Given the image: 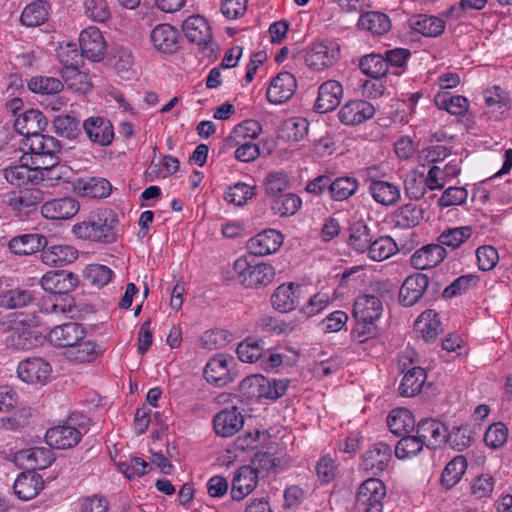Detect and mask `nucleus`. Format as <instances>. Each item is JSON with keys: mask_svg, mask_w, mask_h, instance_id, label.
<instances>
[{"mask_svg": "<svg viewBox=\"0 0 512 512\" xmlns=\"http://www.w3.org/2000/svg\"><path fill=\"white\" fill-rule=\"evenodd\" d=\"M186 38L196 43L205 56H212L218 49L217 43L213 40L211 28L207 20L200 15L188 17L182 25Z\"/></svg>", "mask_w": 512, "mask_h": 512, "instance_id": "5", "label": "nucleus"}, {"mask_svg": "<svg viewBox=\"0 0 512 512\" xmlns=\"http://www.w3.org/2000/svg\"><path fill=\"white\" fill-rule=\"evenodd\" d=\"M61 76L67 86L77 92L87 93L92 88L90 76L79 68L62 70Z\"/></svg>", "mask_w": 512, "mask_h": 512, "instance_id": "58", "label": "nucleus"}, {"mask_svg": "<svg viewBox=\"0 0 512 512\" xmlns=\"http://www.w3.org/2000/svg\"><path fill=\"white\" fill-rule=\"evenodd\" d=\"M467 469V461L464 456L454 457L444 468L441 475V484L446 489L455 486Z\"/></svg>", "mask_w": 512, "mask_h": 512, "instance_id": "50", "label": "nucleus"}, {"mask_svg": "<svg viewBox=\"0 0 512 512\" xmlns=\"http://www.w3.org/2000/svg\"><path fill=\"white\" fill-rule=\"evenodd\" d=\"M260 398L277 400L282 397L288 388L286 379H269L260 375Z\"/></svg>", "mask_w": 512, "mask_h": 512, "instance_id": "60", "label": "nucleus"}, {"mask_svg": "<svg viewBox=\"0 0 512 512\" xmlns=\"http://www.w3.org/2000/svg\"><path fill=\"white\" fill-rule=\"evenodd\" d=\"M329 194L335 201H344L353 196L359 187L356 178L350 176L337 177L330 180Z\"/></svg>", "mask_w": 512, "mask_h": 512, "instance_id": "44", "label": "nucleus"}, {"mask_svg": "<svg viewBox=\"0 0 512 512\" xmlns=\"http://www.w3.org/2000/svg\"><path fill=\"white\" fill-rule=\"evenodd\" d=\"M100 353L97 344L92 340L85 338L78 341L71 348L65 351L68 360L75 363H89L94 361Z\"/></svg>", "mask_w": 512, "mask_h": 512, "instance_id": "40", "label": "nucleus"}, {"mask_svg": "<svg viewBox=\"0 0 512 512\" xmlns=\"http://www.w3.org/2000/svg\"><path fill=\"white\" fill-rule=\"evenodd\" d=\"M425 210L416 204L407 203L399 207L393 215L395 225L402 229L416 227L424 219Z\"/></svg>", "mask_w": 512, "mask_h": 512, "instance_id": "39", "label": "nucleus"}, {"mask_svg": "<svg viewBox=\"0 0 512 512\" xmlns=\"http://www.w3.org/2000/svg\"><path fill=\"white\" fill-rule=\"evenodd\" d=\"M34 299L29 290L14 288L0 293V306L8 309L21 308L28 305Z\"/></svg>", "mask_w": 512, "mask_h": 512, "instance_id": "54", "label": "nucleus"}, {"mask_svg": "<svg viewBox=\"0 0 512 512\" xmlns=\"http://www.w3.org/2000/svg\"><path fill=\"white\" fill-rule=\"evenodd\" d=\"M283 244V235L275 229H266L247 242L250 254L265 256L275 253Z\"/></svg>", "mask_w": 512, "mask_h": 512, "instance_id": "15", "label": "nucleus"}, {"mask_svg": "<svg viewBox=\"0 0 512 512\" xmlns=\"http://www.w3.org/2000/svg\"><path fill=\"white\" fill-rule=\"evenodd\" d=\"M60 63L63 65L62 70L80 68L83 64L84 55L79 52L75 43H68L60 46L57 53Z\"/></svg>", "mask_w": 512, "mask_h": 512, "instance_id": "62", "label": "nucleus"}, {"mask_svg": "<svg viewBox=\"0 0 512 512\" xmlns=\"http://www.w3.org/2000/svg\"><path fill=\"white\" fill-rule=\"evenodd\" d=\"M382 313V300L374 294L360 295L354 301L352 315L355 321L376 322Z\"/></svg>", "mask_w": 512, "mask_h": 512, "instance_id": "22", "label": "nucleus"}, {"mask_svg": "<svg viewBox=\"0 0 512 512\" xmlns=\"http://www.w3.org/2000/svg\"><path fill=\"white\" fill-rule=\"evenodd\" d=\"M86 331L82 324L67 322L54 327L48 334L49 341L56 347L71 348L85 338Z\"/></svg>", "mask_w": 512, "mask_h": 512, "instance_id": "16", "label": "nucleus"}, {"mask_svg": "<svg viewBox=\"0 0 512 512\" xmlns=\"http://www.w3.org/2000/svg\"><path fill=\"white\" fill-rule=\"evenodd\" d=\"M369 193L377 203L384 206L396 204L401 196L396 184L377 179H370Z\"/></svg>", "mask_w": 512, "mask_h": 512, "instance_id": "36", "label": "nucleus"}, {"mask_svg": "<svg viewBox=\"0 0 512 512\" xmlns=\"http://www.w3.org/2000/svg\"><path fill=\"white\" fill-rule=\"evenodd\" d=\"M48 241L45 236L37 233L23 234L13 237L8 247L10 251L17 255H30L45 248Z\"/></svg>", "mask_w": 512, "mask_h": 512, "instance_id": "33", "label": "nucleus"}, {"mask_svg": "<svg viewBox=\"0 0 512 512\" xmlns=\"http://www.w3.org/2000/svg\"><path fill=\"white\" fill-rule=\"evenodd\" d=\"M243 424V415L235 406L221 410L213 419L214 430L221 437L233 436L242 428Z\"/></svg>", "mask_w": 512, "mask_h": 512, "instance_id": "28", "label": "nucleus"}, {"mask_svg": "<svg viewBox=\"0 0 512 512\" xmlns=\"http://www.w3.org/2000/svg\"><path fill=\"white\" fill-rule=\"evenodd\" d=\"M79 203L72 197H61L46 201L41 206L43 217L51 220H67L79 211Z\"/></svg>", "mask_w": 512, "mask_h": 512, "instance_id": "21", "label": "nucleus"}, {"mask_svg": "<svg viewBox=\"0 0 512 512\" xmlns=\"http://www.w3.org/2000/svg\"><path fill=\"white\" fill-rule=\"evenodd\" d=\"M49 6L47 2L38 0L28 4L21 13L20 21L27 27H36L48 19Z\"/></svg>", "mask_w": 512, "mask_h": 512, "instance_id": "45", "label": "nucleus"}, {"mask_svg": "<svg viewBox=\"0 0 512 512\" xmlns=\"http://www.w3.org/2000/svg\"><path fill=\"white\" fill-rule=\"evenodd\" d=\"M264 342L255 338H246L237 347L238 358L242 362L254 363L265 356Z\"/></svg>", "mask_w": 512, "mask_h": 512, "instance_id": "51", "label": "nucleus"}, {"mask_svg": "<svg viewBox=\"0 0 512 512\" xmlns=\"http://www.w3.org/2000/svg\"><path fill=\"white\" fill-rule=\"evenodd\" d=\"M415 329L426 342L434 341L442 331L438 314L434 310L424 311L416 320Z\"/></svg>", "mask_w": 512, "mask_h": 512, "instance_id": "38", "label": "nucleus"}, {"mask_svg": "<svg viewBox=\"0 0 512 512\" xmlns=\"http://www.w3.org/2000/svg\"><path fill=\"white\" fill-rule=\"evenodd\" d=\"M361 72L371 78L380 79L387 75V64L383 54L371 53L360 58Z\"/></svg>", "mask_w": 512, "mask_h": 512, "instance_id": "47", "label": "nucleus"}, {"mask_svg": "<svg viewBox=\"0 0 512 512\" xmlns=\"http://www.w3.org/2000/svg\"><path fill=\"white\" fill-rule=\"evenodd\" d=\"M83 130L88 139L99 146H108L114 138V130L111 122L100 116H92L84 120Z\"/></svg>", "mask_w": 512, "mask_h": 512, "instance_id": "17", "label": "nucleus"}, {"mask_svg": "<svg viewBox=\"0 0 512 512\" xmlns=\"http://www.w3.org/2000/svg\"><path fill=\"white\" fill-rule=\"evenodd\" d=\"M301 206L302 200L297 194L286 193L275 197L270 207L275 215L288 217L296 214Z\"/></svg>", "mask_w": 512, "mask_h": 512, "instance_id": "46", "label": "nucleus"}, {"mask_svg": "<svg viewBox=\"0 0 512 512\" xmlns=\"http://www.w3.org/2000/svg\"><path fill=\"white\" fill-rule=\"evenodd\" d=\"M343 97V87L336 80H327L318 88L315 109L319 113H328L336 109Z\"/></svg>", "mask_w": 512, "mask_h": 512, "instance_id": "24", "label": "nucleus"}, {"mask_svg": "<svg viewBox=\"0 0 512 512\" xmlns=\"http://www.w3.org/2000/svg\"><path fill=\"white\" fill-rule=\"evenodd\" d=\"M290 187L288 174L284 170L270 171L263 180V188L268 197L275 198Z\"/></svg>", "mask_w": 512, "mask_h": 512, "instance_id": "49", "label": "nucleus"}, {"mask_svg": "<svg viewBox=\"0 0 512 512\" xmlns=\"http://www.w3.org/2000/svg\"><path fill=\"white\" fill-rule=\"evenodd\" d=\"M78 276L65 270L50 271L41 278L42 288L52 294H68L78 286Z\"/></svg>", "mask_w": 512, "mask_h": 512, "instance_id": "14", "label": "nucleus"}, {"mask_svg": "<svg viewBox=\"0 0 512 512\" xmlns=\"http://www.w3.org/2000/svg\"><path fill=\"white\" fill-rule=\"evenodd\" d=\"M233 364V358L224 354H218L211 358L204 368V378L207 382L218 387H223L234 380V375L230 370Z\"/></svg>", "mask_w": 512, "mask_h": 512, "instance_id": "10", "label": "nucleus"}, {"mask_svg": "<svg viewBox=\"0 0 512 512\" xmlns=\"http://www.w3.org/2000/svg\"><path fill=\"white\" fill-rule=\"evenodd\" d=\"M79 44L82 54L87 59L94 62H99L103 59L106 51V42L97 27L90 26L82 30Z\"/></svg>", "mask_w": 512, "mask_h": 512, "instance_id": "12", "label": "nucleus"}, {"mask_svg": "<svg viewBox=\"0 0 512 512\" xmlns=\"http://www.w3.org/2000/svg\"><path fill=\"white\" fill-rule=\"evenodd\" d=\"M88 418L72 414L62 424L47 430L46 443L54 449H70L76 446L87 432Z\"/></svg>", "mask_w": 512, "mask_h": 512, "instance_id": "2", "label": "nucleus"}, {"mask_svg": "<svg viewBox=\"0 0 512 512\" xmlns=\"http://www.w3.org/2000/svg\"><path fill=\"white\" fill-rule=\"evenodd\" d=\"M17 373L26 383H43L51 373V366L40 357L28 358L19 363Z\"/></svg>", "mask_w": 512, "mask_h": 512, "instance_id": "25", "label": "nucleus"}, {"mask_svg": "<svg viewBox=\"0 0 512 512\" xmlns=\"http://www.w3.org/2000/svg\"><path fill=\"white\" fill-rule=\"evenodd\" d=\"M262 127L256 120H246L236 125L226 138L228 145L236 146L241 141H251L259 136Z\"/></svg>", "mask_w": 512, "mask_h": 512, "instance_id": "43", "label": "nucleus"}, {"mask_svg": "<svg viewBox=\"0 0 512 512\" xmlns=\"http://www.w3.org/2000/svg\"><path fill=\"white\" fill-rule=\"evenodd\" d=\"M436 104L440 109H445L452 115H464L469 108V101L466 97L461 95L452 96L449 93L438 95L436 97Z\"/></svg>", "mask_w": 512, "mask_h": 512, "instance_id": "59", "label": "nucleus"}, {"mask_svg": "<svg viewBox=\"0 0 512 512\" xmlns=\"http://www.w3.org/2000/svg\"><path fill=\"white\" fill-rule=\"evenodd\" d=\"M29 149L34 170L49 171L60 162L62 146L60 141L52 136L36 135L30 139Z\"/></svg>", "mask_w": 512, "mask_h": 512, "instance_id": "3", "label": "nucleus"}, {"mask_svg": "<svg viewBox=\"0 0 512 512\" xmlns=\"http://www.w3.org/2000/svg\"><path fill=\"white\" fill-rule=\"evenodd\" d=\"M44 201V193L38 188L11 191L5 196V203L18 214L28 213Z\"/></svg>", "mask_w": 512, "mask_h": 512, "instance_id": "19", "label": "nucleus"}, {"mask_svg": "<svg viewBox=\"0 0 512 512\" xmlns=\"http://www.w3.org/2000/svg\"><path fill=\"white\" fill-rule=\"evenodd\" d=\"M387 426L391 433L402 437L415 429V418L410 410L396 408L387 416Z\"/></svg>", "mask_w": 512, "mask_h": 512, "instance_id": "37", "label": "nucleus"}, {"mask_svg": "<svg viewBox=\"0 0 512 512\" xmlns=\"http://www.w3.org/2000/svg\"><path fill=\"white\" fill-rule=\"evenodd\" d=\"M258 479L256 468H251L249 465L238 468L232 480V499L240 501L250 494L257 486Z\"/></svg>", "mask_w": 512, "mask_h": 512, "instance_id": "27", "label": "nucleus"}, {"mask_svg": "<svg viewBox=\"0 0 512 512\" xmlns=\"http://www.w3.org/2000/svg\"><path fill=\"white\" fill-rule=\"evenodd\" d=\"M47 119L44 114L37 109H29L19 115L14 121V128L20 135L29 140L36 135H41L47 126Z\"/></svg>", "mask_w": 512, "mask_h": 512, "instance_id": "23", "label": "nucleus"}, {"mask_svg": "<svg viewBox=\"0 0 512 512\" xmlns=\"http://www.w3.org/2000/svg\"><path fill=\"white\" fill-rule=\"evenodd\" d=\"M42 477L34 471L21 473L14 482V492L22 500H30L43 489Z\"/></svg>", "mask_w": 512, "mask_h": 512, "instance_id": "32", "label": "nucleus"}, {"mask_svg": "<svg viewBox=\"0 0 512 512\" xmlns=\"http://www.w3.org/2000/svg\"><path fill=\"white\" fill-rule=\"evenodd\" d=\"M233 269L239 282L247 288L267 286L274 280L275 269L267 263H251L246 257L238 258Z\"/></svg>", "mask_w": 512, "mask_h": 512, "instance_id": "4", "label": "nucleus"}, {"mask_svg": "<svg viewBox=\"0 0 512 512\" xmlns=\"http://www.w3.org/2000/svg\"><path fill=\"white\" fill-rule=\"evenodd\" d=\"M427 375L422 367H413L408 370L400 383L399 393L403 397H413L420 393Z\"/></svg>", "mask_w": 512, "mask_h": 512, "instance_id": "41", "label": "nucleus"}, {"mask_svg": "<svg viewBox=\"0 0 512 512\" xmlns=\"http://www.w3.org/2000/svg\"><path fill=\"white\" fill-rule=\"evenodd\" d=\"M15 459L28 471L34 472L46 469L55 461L53 452L46 447H33L18 451Z\"/></svg>", "mask_w": 512, "mask_h": 512, "instance_id": "20", "label": "nucleus"}, {"mask_svg": "<svg viewBox=\"0 0 512 512\" xmlns=\"http://www.w3.org/2000/svg\"><path fill=\"white\" fill-rule=\"evenodd\" d=\"M340 56L339 45L332 40L312 44L305 52V63L314 71H323L333 66Z\"/></svg>", "mask_w": 512, "mask_h": 512, "instance_id": "7", "label": "nucleus"}, {"mask_svg": "<svg viewBox=\"0 0 512 512\" xmlns=\"http://www.w3.org/2000/svg\"><path fill=\"white\" fill-rule=\"evenodd\" d=\"M358 25L370 31L374 35H384L391 29V21L389 17L378 11H370L362 14L359 18Z\"/></svg>", "mask_w": 512, "mask_h": 512, "instance_id": "42", "label": "nucleus"}, {"mask_svg": "<svg viewBox=\"0 0 512 512\" xmlns=\"http://www.w3.org/2000/svg\"><path fill=\"white\" fill-rule=\"evenodd\" d=\"M408 26L425 37H438L444 32L446 23L437 16L419 14L408 19Z\"/></svg>", "mask_w": 512, "mask_h": 512, "instance_id": "31", "label": "nucleus"}, {"mask_svg": "<svg viewBox=\"0 0 512 512\" xmlns=\"http://www.w3.org/2000/svg\"><path fill=\"white\" fill-rule=\"evenodd\" d=\"M391 459L392 449L390 445L377 442L362 455L361 466L366 472L378 475L388 467Z\"/></svg>", "mask_w": 512, "mask_h": 512, "instance_id": "11", "label": "nucleus"}, {"mask_svg": "<svg viewBox=\"0 0 512 512\" xmlns=\"http://www.w3.org/2000/svg\"><path fill=\"white\" fill-rule=\"evenodd\" d=\"M372 242L370 229L362 221L353 223L350 227L349 245L358 252H365Z\"/></svg>", "mask_w": 512, "mask_h": 512, "instance_id": "55", "label": "nucleus"}, {"mask_svg": "<svg viewBox=\"0 0 512 512\" xmlns=\"http://www.w3.org/2000/svg\"><path fill=\"white\" fill-rule=\"evenodd\" d=\"M404 189L407 197L412 200L421 199L426 193V181L424 173L412 171L406 175Z\"/></svg>", "mask_w": 512, "mask_h": 512, "instance_id": "63", "label": "nucleus"}, {"mask_svg": "<svg viewBox=\"0 0 512 512\" xmlns=\"http://www.w3.org/2000/svg\"><path fill=\"white\" fill-rule=\"evenodd\" d=\"M387 64V74L400 76L407 68L408 60L411 58V51L405 48L388 49L383 53Z\"/></svg>", "mask_w": 512, "mask_h": 512, "instance_id": "48", "label": "nucleus"}, {"mask_svg": "<svg viewBox=\"0 0 512 512\" xmlns=\"http://www.w3.org/2000/svg\"><path fill=\"white\" fill-rule=\"evenodd\" d=\"M446 249L442 245L428 244L416 250L410 258L411 266L418 270L437 266L446 258Z\"/></svg>", "mask_w": 512, "mask_h": 512, "instance_id": "29", "label": "nucleus"}, {"mask_svg": "<svg viewBox=\"0 0 512 512\" xmlns=\"http://www.w3.org/2000/svg\"><path fill=\"white\" fill-rule=\"evenodd\" d=\"M472 236V228L470 226H461L444 230L438 237V244L445 248H459L465 241Z\"/></svg>", "mask_w": 512, "mask_h": 512, "instance_id": "53", "label": "nucleus"}, {"mask_svg": "<svg viewBox=\"0 0 512 512\" xmlns=\"http://www.w3.org/2000/svg\"><path fill=\"white\" fill-rule=\"evenodd\" d=\"M309 123L305 118H291L284 122L282 132L288 141H300L308 134Z\"/></svg>", "mask_w": 512, "mask_h": 512, "instance_id": "64", "label": "nucleus"}, {"mask_svg": "<svg viewBox=\"0 0 512 512\" xmlns=\"http://www.w3.org/2000/svg\"><path fill=\"white\" fill-rule=\"evenodd\" d=\"M300 286L293 282L284 283L278 286L271 295L273 308L281 313H287L298 305Z\"/></svg>", "mask_w": 512, "mask_h": 512, "instance_id": "30", "label": "nucleus"}, {"mask_svg": "<svg viewBox=\"0 0 512 512\" xmlns=\"http://www.w3.org/2000/svg\"><path fill=\"white\" fill-rule=\"evenodd\" d=\"M119 219L114 210L109 208L91 212L83 221L72 227L76 238L98 243L111 244L119 234Z\"/></svg>", "mask_w": 512, "mask_h": 512, "instance_id": "1", "label": "nucleus"}, {"mask_svg": "<svg viewBox=\"0 0 512 512\" xmlns=\"http://www.w3.org/2000/svg\"><path fill=\"white\" fill-rule=\"evenodd\" d=\"M375 107L366 100L355 99L346 102L338 111L339 121L346 126H356L375 115Z\"/></svg>", "mask_w": 512, "mask_h": 512, "instance_id": "8", "label": "nucleus"}, {"mask_svg": "<svg viewBox=\"0 0 512 512\" xmlns=\"http://www.w3.org/2000/svg\"><path fill=\"white\" fill-rule=\"evenodd\" d=\"M63 87L60 79L49 76H35L28 82L30 91L42 95L57 94L63 90Z\"/></svg>", "mask_w": 512, "mask_h": 512, "instance_id": "56", "label": "nucleus"}, {"mask_svg": "<svg viewBox=\"0 0 512 512\" xmlns=\"http://www.w3.org/2000/svg\"><path fill=\"white\" fill-rule=\"evenodd\" d=\"M386 497V486L378 478L365 480L358 488L356 506L362 512H383V500Z\"/></svg>", "mask_w": 512, "mask_h": 512, "instance_id": "6", "label": "nucleus"}, {"mask_svg": "<svg viewBox=\"0 0 512 512\" xmlns=\"http://www.w3.org/2000/svg\"><path fill=\"white\" fill-rule=\"evenodd\" d=\"M75 190L84 197L105 198L111 192L110 182L101 177H82L75 182Z\"/></svg>", "mask_w": 512, "mask_h": 512, "instance_id": "35", "label": "nucleus"}, {"mask_svg": "<svg viewBox=\"0 0 512 512\" xmlns=\"http://www.w3.org/2000/svg\"><path fill=\"white\" fill-rule=\"evenodd\" d=\"M367 251L372 260L383 261L397 251V245L391 237L381 236L371 242Z\"/></svg>", "mask_w": 512, "mask_h": 512, "instance_id": "57", "label": "nucleus"}, {"mask_svg": "<svg viewBox=\"0 0 512 512\" xmlns=\"http://www.w3.org/2000/svg\"><path fill=\"white\" fill-rule=\"evenodd\" d=\"M150 41L155 50L163 54H173L180 48V34L170 24L156 25L150 32Z\"/></svg>", "mask_w": 512, "mask_h": 512, "instance_id": "9", "label": "nucleus"}, {"mask_svg": "<svg viewBox=\"0 0 512 512\" xmlns=\"http://www.w3.org/2000/svg\"><path fill=\"white\" fill-rule=\"evenodd\" d=\"M424 443L416 435H404L395 447V455L398 459H407L417 455L423 449Z\"/></svg>", "mask_w": 512, "mask_h": 512, "instance_id": "61", "label": "nucleus"}, {"mask_svg": "<svg viewBox=\"0 0 512 512\" xmlns=\"http://www.w3.org/2000/svg\"><path fill=\"white\" fill-rule=\"evenodd\" d=\"M53 126L57 135L69 140H74L81 134L80 121L70 114L56 116Z\"/></svg>", "mask_w": 512, "mask_h": 512, "instance_id": "52", "label": "nucleus"}, {"mask_svg": "<svg viewBox=\"0 0 512 512\" xmlns=\"http://www.w3.org/2000/svg\"><path fill=\"white\" fill-rule=\"evenodd\" d=\"M428 286L429 278L425 274L416 273L407 277L399 290L400 304L404 307L413 306L421 299Z\"/></svg>", "mask_w": 512, "mask_h": 512, "instance_id": "18", "label": "nucleus"}, {"mask_svg": "<svg viewBox=\"0 0 512 512\" xmlns=\"http://www.w3.org/2000/svg\"><path fill=\"white\" fill-rule=\"evenodd\" d=\"M446 426L434 419H422L416 426V433L424 445L436 449L446 443Z\"/></svg>", "mask_w": 512, "mask_h": 512, "instance_id": "26", "label": "nucleus"}, {"mask_svg": "<svg viewBox=\"0 0 512 512\" xmlns=\"http://www.w3.org/2000/svg\"><path fill=\"white\" fill-rule=\"evenodd\" d=\"M297 81L290 72L278 73L271 81L267 89V99L273 104H282L288 101L295 93Z\"/></svg>", "mask_w": 512, "mask_h": 512, "instance_id": "13", "label": "nucleus"}, {"mask_svg": "<svg viewBox=\"0 0 512 512\" xmlns=\"http://www.w3.org/2000/svg\"><path fill=\"white\" fill-rule=\"evenodd\" d=\"M78 251L70 245L57 244L42 249L41 259L49 266H64L74 262Z\"/></svg>", "mask_w": 512, "mask_h": 512, "instance_id": "34", "label": "nucleus"}]
</instances>
